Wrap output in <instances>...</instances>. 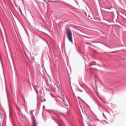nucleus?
<instances>
[{"instance_id":"nucleus-1","label":"nucleus","mask_w":126,"mask_h":126,"mask_svg":"<svg viewBox=\"0 0 126 126\" xmlns=\"http://www.w3.org/2000/svg\"><path fill=\"white\" fill-rule=\"evenodd\" d=\"M66 32L67 33V38L71 43H73L72 41V33L70 29L68 28L66 29Z\"/></svg>"},{"instance_id":"nucleus-2","label":"nucleus","mask_w":126,"mask_h":126,"mask_svg":"<svg viewBox=\"0 0 126 126\" xmlns=\"http://www.w3.org/2000/svg\"><path fill=\"white\" fill-rule=\"evenodd\" d=\"M32 126H37V123L36 122V120L35 119H33Z\"/></svg>"},{"instance_id":"nucleus-3","label":"nucleus","mask_w":126,"mask_h":126,"mask_svg":"<svg viewBox=\"0 0 126 126\" xmlns=\"http://www.w3.org/2000/svg\"><path fill=\"white\" fill-rule=\"evenodd\" d=\"M54 89L55 92H59V88L57 86H55L54 87Z\"/></svg>"},{"instance_id":"nucleus-4","label":"nucleus","mask_w":126,"mask_h":126,"mask_svg":"<svg viewBox=\"0 0 126 126\" xmlns=\"http://www.w3.org/2000/svg\"><path fill=\"white\" fill-rule=\"evenodd\" d=\"M1 28H2V30L3 31V32H4V33H5V31H4V29L3 28V27L2 26H1Z\"/></svg>"},{"instance_id":"nucleus-5","label":"nucleus","mask_w":126,"mask_h":126,"mask_svg":"<svg viewBox=\"0 0 126 126\" xmlns=\"http://www.w3.org/2000/svg\"><path fill=\"white\" fill-rule=\"evenodd\" d=\"M0 65H2V63H1V61L0 59Z\"/></svg>"},{"instance_id":"nucleus-6","label":"nucleus","mask_w":126,"mask_h":126,"mask_svg":"<svg viewBox=\"0 0 126 126\" xmlns=\"http://www.w3.org/2000/svg\"><path fill=\"white\" fill-rule=\"evenodd\" d=\"M0 32H1V33L2 34V32L1 29L0 28Z\"/></svg>"},{"instance_id":"nucleus-7","label":"nucleus","mask_w":126,"mask_h":126,"mask_svg":"<svg viewBox=\"0 0 126 126\" xmlns=\"http://www.w3.org/2000/svg\"><path fill=\"white\" fill-rule=\"evenodd\" d=\"M41 102H45V99H41Z\"/></svg>"},{"instance_id":"nucleus-8","label":"nucleus","mask_w":126,"mask_h":126,"mask_svg":"<svg viewBox=\"0 0 126 126\" xmlns=\"http://www.w3.org/2000/svg\"><path fill=\"white\" fill-rule=\"evenodd\" d=\"M64 104L65 105V106H67V103H64Z\"/></svg>"},{"instance_id":"nucleus-9","label":"nucleus","mask_w":126,"mask_h":126,"mask_svg":"<svg viewBox=\"0 0 126 126\" xmlns=\"http://www.w3.org/2000/svg\"><path fill=\"white\" fill-rule=\"evenodd\" d=\"M79 36H80L81 37H82V35L81 34H78Z\"/></svg>"},{"instance_id":"nucleus-10","label":"nucleus","mask_w":126,"mask_h":126,"mask_svg":"<svg viewBox=\"0 0 126 126\" xmlns=\"http://www.w3.org/2000/svg\"><path fill=\"white\" fill-rule=\"evenodd\" d=\"M78 99H80V97L79 96H78Z\"/></svg>"}]
</instances>
